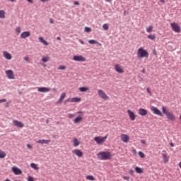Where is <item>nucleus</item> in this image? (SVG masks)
I'll list each match as a JSON object with an SVG mask.
<instances>
[{
    "instance_id": "35",
    "label": "nucleus",
    "mask_w": 181,
    "mask_h": 181,
    "mask_svg": "<svg viewBox=\"0 0 181 181\" xmlns=\"http://www.w3.org/2000/svg\"><path fill=\"white\" fill-rule=\"evenodd\" d=\"M86 180L94 181V180H95V178H94V177L93 175H87L86 176Z\"/></svg>"
},
{
    "instance_id": "52",
    "label": "nucleus",
    "mask_w": 181,
    "mask_h": 181,
    "mask_svg": "<svg viewBox=\"0 0 181 181\" xmlns=\"http://www.w3.org/2000/svg\"><path fill=\"white\" fill-rule=\"evenodd\" d=\"M41 2H43V3H45V2H49V0H40Z\"/></svg>"
},
{
    "instance_id": "33",
    "label": "nucleus",
    "mask_w": 181,
    "mask_h": 181,
    "mask_svg": "<svg viewBox=\"0 0 181 181\" xmlns=\"http://www.w3.org/2000/svg\"><path fill=\"white\" fill-rule=\"evenodd\" d=\"M0 18L5 19V11L4 10L0 11Z\"/></svg>"
},
{
    "instance_id": "40",
    "label": "nucleus",
    "mask_w": 181,
    "mask_h": 181,
    "mask_svg": "<svg viewBox=\"0 0 181 181\" xmlns=\"http://www.w3.org/2000/svg\"><path fill=\"white\" fill-rule=\"evenodd\" d=\"M59 70H64L66 69L65 66L61 65L58 67Z\"/></svg>"
},
{
    "instance_id": "56",
    "label": "nucleus",
    "mask_w": 181,
    "mask_h": 181,
    "mask_svg": "<svg viewBox=\"0 0 181 181\" xmlns=\"http://www.w3.org/2000/svg\"><path fill=\"white\" fill-rule=\"evenodd\" d=\"M146 71V70L145 69H143L142 71H141V73L145 74Z\"/></svg>"
},
{
    "instance_id": "47",
    "label": "nucleus",
    "mask_w": 181,
    "mask_h": 181,
    "mask_svg": "<svg viewBox=\"0 0 181 181\" xmlns=\"http://www.w3.org/2000/svg\"><path fill=\"white\" fill-rule=\"evenodd\" d=\"M141 144H142L143 145H146V142L145 141V140L142 139L141 140Z\"/></svg>"
},
{
    "instance_id": "32",
    "label": "nucleus",
    "mask_w": 181,
    "mask_h": 181,
    "mask_svg": "<svg viewBox=\"0 0 181 181\" xmlns=\"http://www.w3.org/2000/svg\"><path fill=\"white\" fill-rule=\"evenodd\" d=\"M135 172H136V173H144V170L139 167L135 168Z\"/></svg>"
},
{
    "instance_id": "26",
    "label": "nucleus",
    "mask_w": 181,
    "mask_h": 181,
    "mask_svg": "<svg viewBox=\"0 0 181 181\" xmlns=\"http://www.w3.org/2000/svg\"><path fill=\"white\" fill-rule=\"evenodd\" d=\"M49 60H50V57H49V56H43L41 59L42 63H47V62H49Z\"/></svg>"
},
{
    "instance_id": "44",
    "label": "nucleus",
    "mask_w": 181,
    "mask_h": 181,
    "mask_svg": "<svg viewBox=\"0 0 181 181\" xmlns=\"http://www.w3.org/2000/svg\"><path fill=\"white\" fill-rule=\"evenodd\" d=\"M76 117V115L74 114H69V118H74Z\"/></svg>"
},
{
    "instance_id": "53",
    "label": "nucleus",
    "mask_w": 181,
    "mask_h": 181,
    "mask_svg": "<svg viewBox=\"0 0 181 181\" xmlns=\"http://www.w3.org/2000/svg\"><path fill=\"white\" fill-rule=\"evenodd\" d=\"M49 22L50 23H54V21L52 18H50Z\"/></svg>"
},
{
    "instance_id": "7",
    "label": "nucleus",
    "mask_w": 181,
    "mask_h": 181,
    "mask_svg": "<svg viewBox=\"0 0 181 181\" xmlns=\"http://www.w3.org/2000/svg\"><path fill=\"white\" fill-rule=\"evenodd\" d=\"M115 70L117 73H119V74H124V73H125L124 66L119 64H115Z\"/></svg>"
},
{
    "instance_id": "30",
    "label": "nucleus",
    "mask_w": 181,
    "mask_h": 181,
    "mask_svg": "<svg viewBox=\"0 0 181 181\" xmlns=\"http://www.w3.org/2000/svg\"><path fill=\"white\" fill-rule=\"evenodd\" d=\"M5 156H6V153L2 150H0V159H4Z\"/></svg>"
},
{
    "instance_id": "60",
    "label": "nucleus",
    "mask_w": 181,
    "mask_h": 181,
    "mask_svg": "<svg viewBox=\"0 0 181 181\" xmlns=\"http://www.w3.org/2000/svg\"><path fill=\"white\" fill-rule=\"evenodd\" d=\"M160 2H162V4H165V0H160Z\"/></svg>"
},
{
    "instance_id": "62",
    "label": "nucleus",
    "mask_w": 181,
    "mask_h": 181,
    "mask_svg": "<svg viewBox=\"0 0 181 181\" xmlns=\"http://www.w3.org/2000/svg\"><path fill=\"white\" fill-rule=\"evenodd\" d=\"M10 2H16V0H9Z\"/></svg>"
},
{
    "instance_id": "64",
    "label": "nucleus",
    "mask_w": 181,
    "mask_h": 181,
    "mask_svg": "<svg viewBox=\"0 0 181 181\" xmlns=\"http://www.w3.org/2000/svg\"><path fill=\"white\" fill-rule=\"evenodd\" d=\"M153 54L156 55V52H153Z\"/></svg>"
},
{
    "instance_id": "12",
    "label": "nucleus",
    "mask_w": 181,
    "mask_h": 181,
    "mask_svg": "<svg viewBox=\"0 0 181 181\" xmlns=\"http://www.w3.org/2000/svg\"><path fill=\"white\" fill-rule=\"evenodd\" d=\"M81 101V98H68L65 100V103H80Z\"/></svg>"
},
{
    "instance_id": "57",
    "label": "nucleus",
    "mask_w": 181,
    "mask_h": 181,
    "mask_svg": "<svg viewBox=\"0 0 181 181\" xmlns=\"http://www.w3.org/2000/svg\"><path fill=\"white\" fill-rule=\"evenodd\" d=\"M170 146H172V148H173V146H175V144L173 143H170Z\"/></svg>"
},
{
    "instance_id": "6",
    "label": "nucleus",
    "mask_w": 181,
    "mask_h": 181,
    "mask_svg": "<svg viewBox=\"0 0 181 181\" xmlns=\"http://www.w3.org/2000/svg\"><path fill=\"white\" fill-rule=\"evenodd\" d=\"M170 26L173 32H175V33H180V25H179L176 22L171 23Z\"/></svg>"
},
{
    "instance_id": "17",
    "label": "nucleus",
    "mask_w": 181,
    "mask_h": 181,
    "mask_svg": "<svg viewBox=\"0 0 181 181\" xmlns=\"http://www.w3.org/2000/svg\"><path fill=\"white\" fill-rule=\"evenodd\" d=\"M3 56L6 60H12V55L6 51L3 52Z\"/></svg>"
},
{
    "instance_id": "48",
    "label": "nucleus",
    "mask_w": 181,
    "mask_h": 181,
    "mask_svg": "<svg viewBox=\"0 0 181 181\" xmlns=\"http://www.w3.org/2000/svg\"><path fill=\"white\" fill-rule=\"evenodd\" d=\"M24 60H25V62H29V57H24Z\"/></svg>"
},
{
    "instance_id": "61",
    "label": "nucleus",
    "mask_w": 181,
    "mask_h": 181,
    "mask_svg": "<svg viewBox=\"0 0 181 181\" xmlns=\"http://www.w3.org/2000/svg\"><path fill=\"white\" fill-rule=\"evenodd\" d=\"M76 114H83V112H81V111H78V112H77V113Z\"/></svg>"
},
{
    "instance_id": "22",
    "label": "nucleus",
    "mask_w": 181,
    "mask_h": 181,
    "mask_svg": "<svg viewBox=\"0 0 181 181\" xmlns=\"http://www.w3.org/2000/svg\"><path fill=\"white\" fill-rule=\"evenodd\" d=\"M38 40L40 43H42V45H44V46H49V42H47V41H46L45 38H43V37H40Z\"/></svg>"
},
{
    "instance_id": "2",
    "label": "nucleus",
    "mask_w": 181,
    "mask_h": 181,
    "mask_svg": "<svg viewBox=\"0 0 181 181\" xmlns=\"http://www.w3.org/2000/svg\"><path fill=\"white\" fill-rule=\"evenodd\" d=\"M162 112L170 121L173 122L175 121V119H176V116H175L173 112H169V110H168V108H166V107L165 106L162 107Z\"/></svg>"
},
{
    "instance_id": "15",
    "label": "nucleus",
    "mask_w": 181,
    "mask_h": 181,
    "mask_svg": "<svg viewBox=\"0 0 181 181\" xmlns=\"http://www.w3.org/2000/svg\"><path fill=\"white\" fill-rule=\"evenodd\" d=\"M13 125L17 128H23V127H25V124L18 120H13Z\"/></svg>"
},
{
    "instance_id": "29",
    "label": "nucleus",
    "mask_w": 181,
    "mask_h": 181,
    "mask_svg": "<svg viewBox=\"0 0 181 181\" xmlns=\"http://www.w3.org/2000/svg\"><path fill=\"white\" fill-rule=\"evenodd\" d=\"M81 121H83V117H76L74 120V122L75 124H78L79 122H81Z\"/></svg>"
},
{
    "instance_id": "25",
    "label": "nucleus",
    "mask_w": 181,
    "mask_h": 181,
    "mask_svg": "<svg viewBox=\"0 0 181 181\" xmlns=\"http://www.w3.org/2000/svg\"><path fill=\"white\" fill-rule=\"evenodd\" d=\"M88 43L90 45H98L99 46H102L101 43L98 42L95 40H88Z\"/></svg>"
},
{
    "instance_id": "50",
    "label": "nucleus",
    "mask_w": 181,
    "mask_h": 181,
    "mask_svg": "<svg viewBox=\"0 0 181 181\" xmlns=\"http://www.w3.org/2000/svg\"><path fill=\"white\" fill-rule=\"evenodd\" d=\"M74 5H80V3L78 1H76L74 2Z\"/></svg>"
},
{
    "instance_id": "13",
    "label": "nucleus",
    "mask_w": 181,
    "mask_h": 181,
    "mask_svg": "<svg viewBox=\"0 0 181 181\" xmlns=\"http://www.w3.org/2000/svg\"><path fill=\"white\" fill-rule=\"evenodd\" d=\"M72 153L76 155V156H78V158H83V151L78 148L73 150Z\"/></svg>"
},
{
    "instance_id": "42",
    "label": "nucleus",
    "mask_w": 181,
    "mask_h": 181,
    "mask_svg": "<svg viewBox=\"0 0 181 181\" xmlns=\"http://www.w3.org/2000/svg\"><path fill=\"white\" fill-rule=\"evenodd\" d=\"M21 27H18L16 28V32H17V33H21Z\"/></svg>"
},
{
    "instance_id": "11",
    "label": "nucleus",
    "mask_w": 181,
    "mask_h": 181,
    "mask_svg": "<svg viewBox=\"0 0 181 181\" xmlns=\"http://www.w3.org/2000/svg\"><path fill=\"white\" fill-rule=\"evenodd\" d=\"M73 60H74V62H86V59L82 55H74Z\"/></svg>"
},
{
    "instance_id": "28",
    "label": "nucleus",
    "mask_w": 181,
    "mask_h": 181,
    "mask_svg": "<svg viewBox=\"0 0 181 181\" xmlns=\"http://www.w3.org/2000/svg\"><path fill=\"white\" fill-rule=\"evenodd\" d=\"M89 90H90V88H88V87L79 88V91H81V93H87V91H88Z\"/></svg>"
},
{
    "instance_id": "23",
    "label": "nucleus",
    "mask_w": 181,
    "mask_h": 181,
    "mask_svg": "<svg viewBox=\"0 0 181 181\" xmlns=\"http://www.w3.org/2000/svg\"><path fill=\"white\" fill-rule=\"evenodd\" d=\"M66 98V93H62L59 100L57 102V104H60V103H63V100Z\"/></svg>"
},
{
    "instance_id": "63",
    "label": "nucleus",
    "mask_w": 181,
    "mask_h": 181,
    "mask_svg": "<svg viewBox=\"0 0 181 181\" xmlns=\"http://www.w3.org/2000/svg\"><path fill=\"white\" fill-rule=\"evenodd\" d=\"M107 2H111L112 0H105Z\"/></svg>"
},
{
    "instance_id": "31",
    "label": "nucleus",
    "mask_w": 181,
    "mask_h": 181,
    "mask_svg": "<svg viewBox=\"0 0 181 181\" xmlns=\"http://www.w3.org/2000/svg\"><path fill=\"white\" fill-rule=\"evenodd\" d=\"M30 167L33 169H35V170H39V167H37V165H36L35 163H31Z\"/></svg>"
},
{
    "instance_id": "9",
    "label": "nucleus",
    "mask_w": 181,
    "mask_h": 181,
    "mask_svg": "<svg viewBox=\"0 0 181 181\" xmlns=\"http://www.w3.org/2000/svg\"><path fill=\"white\" fill-rule=\"evenodd\" d=\"M5 73L9 80H15V74L12 69L6 70Z\"/></svg>"
},
{
    "instance_id": "58",
    "label": "nucleus",
    "mask_w": 181,
    "mask_h": 181,
    "mask_svg": "<svg viewBox=\"0 0 181 181\" xmlns=\"http://www.w3.org/2000/svg\"><path fill=\"white\" fill-rule=\"evenodd\" d=\"M132 153H136V150L133 149V150H132Z\"/></svg>"
},
{
    "instance_id": "24",
    "label": "nucleus",
    "mask_w": 181,
    "mask_h": 181,
    "mask_svg": "<svg viewBox=\"0 0 181 181\" xmlns=\"http://www.w3.org/2000/svg\"><path fill=\"white\" fill-rule=\"evenodd\" d=\"M80 145V141H78L76 138L73 139V146L74 148H77Z\"/></svg>"
},
{
    "instance_id": "36",
    "label": "nucleus",
    "mask_w": 181,
    "mask_h": 181,
    "mask_svg": "<svg viewBox=\"0 0 181 181\" xmlns=\"http://www.w3.org/2000/svg\"><path fill=\"white\" fill-rule=\"evenodd\" d=\"M147 37L148 39H151V40H155V39H156V36H155V35H149Z\"/></svg>"
},
{
    "instance_id": "5",
    "label": "nucleus",
    "mask_w": 181,
    "mask_h": 181,
    "mask_svg": "<svg viewBox=\"0 0 181 181\" xmlns=\"http://www.w3.org/2000/svg\"><path fill=\"white\" fill-rule=\"evenodd\" d=\"M98 94L100 98L104 100V101L110 100V97L107 95V93H105L104 90H103L102 89L98 90Z\"/></svg>"
},
{
    "instance_id": "27",
    "label": "nucleus",
    "mask_w": 181,
    "mask_h": 181,
    "mask_svg": "<svg viewBox=\"0 0 181 181\" xmlns=\"http://www.w3.org/2000/svg\"><path fill=\"white\" fill-rule=\"evenodd\" d=\"M162 156H163V160L164 163H168V162H169V158H168V155H166V153H163Z\"/></svg>"
},
{
    "instance_id": "55",
    "label": "nucleus",
    "mask_w": 181,
    "mask_h": 181,
    "mask_svg": "<svg viewBox=\"0 0 181 181\" xmlns=\"http://www.w3.org/2000/svg\"><path fill=\"white\" fill-rule=\"evenodd\" d=\"M30 4H33V0H27Z\"/></svg>"
},
{
    "instance_id": "4",
    "label": "nucleus",
    "mask_w": 181,
    "mask_h": 181,
    "mask_svg": "<svg viewBox=\"0 0 181 181\" xmlns=\"http://www.w3.org/2000/svg\"><path fill=\"white\" fill-rule=\"evenodd\" d=\"M108 138V135H105V136H95L93 140L98 145H103L105 141H107V139Z\"/></svg>"
},
{
    "instance_id": "46",
    "label": "nucleus",
    "mask_w": 181,
    "mask_h": 181,
    "mask_svg": "<svg viewBox=\"0 0 181 181\" xmlns=\"http://www.w3.org/2000/svg\"><path fill=\"white\" fill-rule=\"evenodd\" d=\"M1 103H6V99L0 100V104H1Z\"/></svg>"
},
{
    "instance_id": "1",
    "label": "nucleus",
    "mask_w": 181,
    "mask_h": 181,
    "mask_svg": "<svg viewBox=\"0 0 181 181\" xmlns=\"http://www.w3.org/2000/svg\"><path fill=\"white\" fill-rule=\"evenodd\" d=\"M100 160H108L112 158V154L110 151H102L97 153Z\"/></svg>"
},
{
    "instance_id": "49",
    "label": "nucleus",
    "mask_w": 181,
    "mask_h": 181,
    "mask_svg": "<svg viewBox=\"0 0 181 181\" xmlns=\"http://www.w3.org/2000/svg\"><path fill=\"white\" fill-rule=\"evenodd\" d=\"M27 148H28V149H32V145L27 144Z\"/></svg>"
},
{
    "instance_id": "20",
    "label": "nucleus",
    "mask_w": 181,
    "mask_h": 181,
    "mask_svg": "<svg viewBox=\"0 0 181 181\" xmlns=\"http://www.w3.org/2000/svg\"><path fill=\"white\" fill-rule=\"evenodd\" d=\"M30 36V32L24 31L21 34V39H26V37H29Z\"/></svg>"
},
{
    "instance_id": "14",
    "label": "nucleus",
    "mask_w": 181,
    "mask_h": 181,
    "mask_svg": "<svg viewBox=\"0 0 181 181\" xmlns=\"http://www.w3.org/2000/svg\"><path fill=\"white\" fill-rule=\"evenodd\" d=\"M127 114L131 121H135V119H136V115L131 110H127Z\"/></svg>"
},
{
    "instance_id": "16",
    "label": "nucleus",
    "mask_w": 181,
    "mask_h": 181,
    "mask_svg": "<svg viewBox=\"0 0 181 181\" xmlns=\"http://www.w3.org/2000/svg\"><path fill=\"white\" fill-rule=\"evenodd\" d=\"M11 170L12 172L14 173V175H22V170L19 169V168L18 167H12L11 168Z\"/></svg>"
},
{
    "instance_id": "8",
    "label": "nucleus",
    "mask_w": 181,
    "mask_h": 181,
    "mask_svg": "<svg viewBox=\"0 0 181 181\" xmlns=\"http://www.w3.org/2000/svg\"><path fill=\"white\" fill-rule=\"evenodd\" d=\"M151 111H152L153 114L155 115H158L159 117H163V113L159 110V109L155 106L151 107Z\"/></svg>"
},
{
    "instance_id": "39",
    "label": "nucleus",
    "mask_w": 181,
    "mask_h": 181,
    "mask_svg": "<svg viewBox=\"0 0 181 181\" xmlns=\"http://www.w3.org/2000/svg\"><path fill=\"white\" fill-rule=\"evenodd\" d=\"M139 156H140V158H145V153L142 151H139Z\"/></svg>"
},
{
    "instance_id": "34",
    "label": "nucleus",
    "mask_w": 181,
    "mask_h": 181,
    "mask_svg": "<svg viewBox=\"0 0 181 181\" xmlns=\"http://www.w3.org/2000/svg\"><path fill=\"white\" fill-rule=\"evenodd\" d=\"M153 31V26L150 25L148 28H146L147 33H151V32Z\"/></svg>"
},
{
    "instance_id": "18",
    "label": "nucleus",
    "mask_w": 181,
    "mask_h": 181,
    "mask_svg": "<svg viewBox=\"0 0 181 181\" xmlns=\"http://www.w3.org/2000/svg\"><path fill=\"white\" fill-rule=\"evenodd\" d=\"M37 91L39 93H49V91H50V88L46 87H40L37 88Z\"/></svg>"
},
{
    "instance_id": "19",
    "label": "nucleus",
    "mask_w": 181,
    "mask_h": 181,
    "mask_svg": "<svg viewBox=\"0 0 181 181\" xmlns=\"http://www.w3.org/2000/svg\"><path fill=\"white\" fill-rule=\"evenodd\" d=\"M139 115H141V117H145V115H148V110L144 108H140L139 110Z\"/></svg>"
},
{
    "instance_id": "41",
    "label": "nucleus",
    "mask_w": 181,
    "mask_h": 181,
    "mask_svg": "<svg viewBox=\"0 0 181 181\" xmlns=\"http://www.w3.org/2000/svg\"><path fill=\"white\" fill-rule=\"evenodd\" d=\"M28 181H35V180H33V177L32 176H28L27 178Z\"/></svg>"
},
{
    "instance_id": "37",
    "label": "nucleus",
    "mask_w": 181,
    "mask_h": 181,
    "mask_svg": "<svg viewBox=\"0 0 181 181\" xmlns=\"http://www.w3.org/2000/svg\"><path fill=\"white\" fill-rule=\"evenodd\" d=\"M108 28H109L108 24L105 23V24L103 25V30H108Z\"/></svg>"
},
{
    "instance_id": "21",
    "label": "nucleus",
    "mask_w": 181,
    "mask_h": 181,
    "mask_svg": "<svg viewBox=\"0 0 181 181\" xmlns=\"http://www.w3.org/2000/svg\"><path fill=\"white\" fill-rule=\"evenodd\" d=\"M52 142V141L50 140H45V139H42V140H38L37 141V144H41V145H45V144H49Z\"/></svg>"
},
{
    "instance_id": "51",
    "label": "nucleus",
    "mask_w": 181,
    "mask_h": 181,
    "mask_svg": "<svg viewBox=\"0 0 181 181\" xmlns=\"http://www.w3.org/2000/svg\"><path fill=\"white\" fill-rule=\"evenodd\" d=\"M129 174L130 175H134V170H129Z\"/></svg>"
},
{
    "instance_id": "54",
    "label": "nucleus",
    "mask_w": 181,
    "mask_h": 181,
    "mask_svg": "<svg viewBox=\"0 0 181 181\" xmlns=\"http://www.w3.org/2000/svg\"><path fill=\"white\" fill-rule=\"evenodd\" d=\"M79 43H80L81 45H84V42L82 41L81 40H79Z\"/></svg>"
},
{
    "instance_id": "3",
    "label": "nucleus",
    "mask_w": 181,
    "mask_h": 181,
    "mask_svg": "<svg viewBox=\"0 0 181 181\" xmlns=\"http://www.w3.org/2000/svg\"><path fill=\"white\" fill-rule=\"evenodd\" d=\"M137 57L139 59H148L149 57V52L144 49V47H140L137 49Z\"/></svg>"
},
{
    "instance_id": "10",
    "label": "nucleus",
    "mask_w": 181,
    "mask_h": 181,
    "mask_svg": "<svg viewBox=\"0 0 181 181\" xmlns=\"http://www.w3.org/2000/svg\"><path fill=\"white\" fill-rule=\"evenodd\" d=\"M120 139L122 142H124V144H127L128 142H129V136H128L127 134H122L120 135Z\"/></svg>"
},
{
    "instance_id": "43",
    "label": "nucleus",
    "mask_w": 181,
    "mask_h": 181,
    "mask_svg": "<svg viewBox=\"0 0 181 181\" xmlns=\"http://www.w3.org/2000/svg\"><path fill=\"white\" fill-rule=\"evenodd\" d=\"M146 91H147V93H149V95H152V92H151V89H149V88H146Z\"/></svg>"
},
{
    "instance_id": "38",
    "label": "nucleus",
    "mask_w": 181,
    "mask_h": 181,
    "mask_svg": "<svg viewBox=\"0 0 181 181\" xmlns=\"http://www.w3.org/2000/svg\"><path fill=\"white\" fill-rule=\"evenodd\" d=\"M84 30H85V32H86L87 33H90V32H91V28L85 27Z\"/></svg>"
},
{
    "instance_id": "45",
    "label": "nucleus",
    "mask_w": 181,
    "mask_h": 181,
    "mask_svg": "<svg viewBox=\"0 0 181 181\" xmlns=\"http://www.w3.org/2000/svg\"><path fill=\"white\" fill-rule=\"evenodd\" d=\"M123 179H124V180L129 181V177H128V176H124V177H123Z\"/></svg>"
},
{
    "instance_id": "59",
    "label": "nucleus",
    "mask_w": 181,
    "mask_h": 181,
    "mask_svg": "<svg viewBox=\"0 0 181 181\" xmlns=\"http://www.w3.org/2000/svg\"><path fill=\"white\" fill-rule=\"evenodd\" d=\"M57 40H62V38L60 37H57Z\"/></svg>"
}]
</instances>
